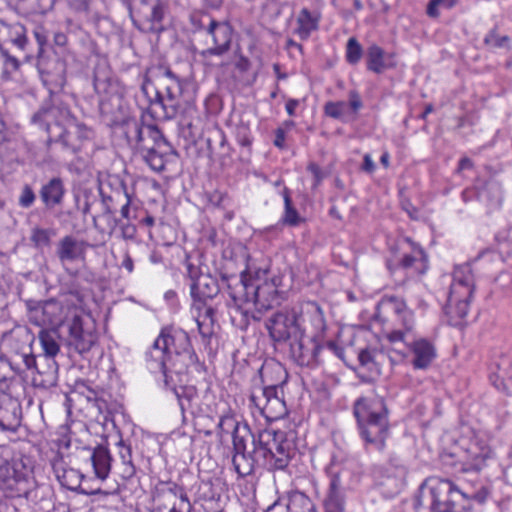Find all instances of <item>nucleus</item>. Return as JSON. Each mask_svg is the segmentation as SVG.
Listing matches in <instances>:
<instances>
[{
	"label": "nucleus",
	"instance_id": "f257e3e1",
	"mask_svg": "<svg viewBox=\"0 0 512 512\" xmlns=\"http://www.w3.org/2000/svg\"><path fill=\"white\" fill-rule=\"evenodd\" d=\"M294 454L291 443L281 431L265 429L252 435L245 451L233 455L232 462L240 477L251 475L257 468L284 470Z\"/></svg>",
	"mask_w": 512,
	"mask_h": 512
},
{
	"label": "nucleus",
	"instance_id": "f03ea898",
	"mask_svg": "<svg viewBox=\"0 0 512 512\" xmlns=\"http://www.w3.org/2000/svg\"><path fill=\"white\" fill-rule=\"evenodd\" d=\"M489 493L484 485L470 492L449 479L430 477L419 487L414 509L415 512H471V502L483 504Z\"/></svg>",
	"mask_w": 512,
	"mask_h": 512
},
{
	"label": "nucleus",
	"instance_id": "7ed1b4c3",
	"mask_svg": "<svg viewBox=\"0 0 512 512\" xmlns=\"http://www.w3.org/2000/svg\"><path fill=\"white\" fill-rule=\"evenodd\" d=\"M128 145L139 153L145 163L156 172H162L167 162L178 156L176 149L154 124L130 119L123 123Z\"/></svg>",
	"mask_w": 512,
	"mask_h": 512
},
{
	"label": "nucleus",
	"instance_id": "20e7f679",
	"mask_svg": "<svg viewBox=\"0 0 512 512\" xmlns=\"http://www.w3.org/2000/svg\"><path fill=\"white\" fill-rule=\"evenodd\" d=\"M499 257L496 252L487 250L480 253L472 262L459 265L455 268L447 304L444 307V312L448 317L450 325H461L468 313L475 289L472 265H477L484 261H495L498 260Z\"/></svg>",
	"mask_w": 512,
	"mask_h": 512
},
{
	"label": "nucleus",
	"instance_id": "39448f33",
	"mask_svg": "<svg viewBox=\"0 0 512 512\" xmlns=\"http://www.w3.org/2000/svg\"><path fill=\"white\" fill-rule=\"evenodd\" d=\"M353 414L365 448L383 451L389 436L388 408L382 398L360 397L353 404Z\"/></svg>",
	"mask_w": 512,
	"mask_h": 512
},
{
	"label": "nucleus",
	"instance_id": "423d86ee",
	"mask_svg": "<svg viewBox=\"0 0 512 512\" xmlns=\"http://www.w3.org/2000/svg\"><path fill=\"white\" fill-rule=\"evenodd\" d=\"M161 73V91L155 92L154 105L161 110L160 118L172 120L180 118V124L191 129L197 114L196 107L191 102H185L183 107V83L180 78L168 67L159 66Z\"/></svg>",
	"mask_w": 512,
	"mask_h": 512
},
{
	"label": "nucleus",
	"instance_id": "0eeeda50",
	"mask_svg": "<svg viewBox=\"0 0 512 512\" xmlns=\"http://www.w3.org/2000/svg\"><path fill=\"white\" fill-rule=\"evenodd\" d=\"M269 272L267 264L257 266L252 259H248L245 270L239 276L221 274V282L227 291L234 306L243 313L245 317L248 315L247 310H243V305H253V285L254 280H262Z\"/></svg>",
	"mask_w": 512,
	"mask_h": 512
},
{
	"label": "nucleus",
	"instance_id": "6e6552de",
	"mask_svg": "<svg viewBox=\"0 0 512 512\" xmlns=\"http://www.w3.org/2000/svg\"><path fill=\"white\" fill-rule=\"evenodd\" d=\"M32 337L28 329L12 331L4 340L7 348L0 355V361L6 363L16 374L25 373L27 370L36 369L39 374H45L38 367L31 348Z\"/></svg>",
	"mask_w": 512,
	"mask_h": 512
},
{
	"label": "nucleus",
	"instance_id": "1a4fd4ad",
	"mask_svg": "<svg viewBox=\"0 0 512 512\" xmlns=\"http://www.w3.org/2000/svg\"><path fill=\"white\" fill-rule=\"evenodd\" d=\"M184 278L189 281L190 296L197 309L205 307L208 300L214 299L224 289L217 278L210 273H204L200 260L195 261L191 256L186 255L184 260Z\"/></svg>",
	"mask_w": 512,
	"mask_h": 512
},
{
	"label": "nucleus",
	"instance_id": "9d476101",
	"mask_svg": "<svg viewBox=\"0 0 512 512\" xmlns=\"http://www.w3.org/2000/svg\"><path fill=\"white\" fill-rule=\"evenodd\" d=\"M303 323V307L295 305L272 314L266 320L265 327L273 342L289 343L291 340L300 337L305 331Z\"/></svg>",
	"mask_w": 512,
	"mask_h": 512
},
{
	"label": "nucleus",
	"instance_id": "9b49d317",
	"mask_svg": "<svg viewBox=\"0 0 512 512\" xmlns=\"http://www.w3.org/2000/svg\"><path fill=\"white\" fill-rule=\"evenodd\" d=\"M268 367L260 369L262 388L254 389L249 397L250 403L259 410L260 414L269 421L283 418L287 414V408L283 399V389L280 384H266L264 379Z\"/></svg>",
	"mask_w": 512,
	"mask_h": 512
},
{
	"label": "nucleus",
	"instance_id": "f8f14e48",
	"mask_svg": "<svg viewBox=\"0 0 512 512\" xmlns=\"http://www.w3.org/2000/svg\"><path fill=\"white\" fill-rule=\"evenodd\" d=\"M325 473L329 478V485L324 499L325 512H345V492L349 488L347 480L350 471L344 465L332 457L325 467Z\"/></svg>",
	"mask_w": 512,
	"mask_h": 512
},
{
	"label": "nucleus",
	"instance_id": "ddd939ff",
	"mask_svg": "<svg viewBox=\"0 0 512 512\" xmlns=\"http://www.w3.org/2000/svg\"><path fill=\"white\" fill-rule=\"evenodd\" d=\"M30 469L23 457L0 462V490L9 497H28Z\"/></svg>",
	"mask_w": 512,
	"mask_h": 512
},
{
	"label": "nucleus",
	"instance_id": "4468645a",
	"mask_svg": "<svg viewBox=\"0 0 512 512\" xmlns=\"http://www.w3.org/2000/svg\"><path fill=\"white\" fill-rule=\"evenodd\" d=\"M165 389L174 393L183 421L186 420V414L189 413L192 417L204 416L211 412L208 400L210 398L209 389L205 391L200 397L198 390L193 385H176L174 380L170 381L169 378L165 380Z\"/></svg>",
	"mask_w": 512,
	"mask_h": 512
},
{
	"label": "nucleus",
	"instance_id": "2eb2a0df",
	"mask_svg": "<svg viewBox=\"0 0 512 512\" xmlns=\"http://www.w3.org/2000/svg\"><path fill=\"white\" fill-rule=\"evenodd\" d=\"M378 308H384L393 313L395 321L401 326L387 334L391 343L406 342L415 326L414 313L409 309L403 299L396 296H386L378 304Z\"/></svg>",
	"mask_w": 512,
	"mask_h": 512
},
{
	"label": "nucleus",
	"instance_id": "dca6fc26",
	"mask_svg": "<svg viewBox=\"0 0 512 512\" xmlns=\"http://www.w3.org/2000/svg\"><path fill=\"white\" fill-rule=\"evenodd\" d=\"M67 327V345L78 354L85 355L97 344L98 334L90 320L76 315L68 322Z\"/></svg>",
	"mask_w": 512,
	"mask_h": 512
},
{
	"label": "nucleus",
	"instance_id": "f3484780",
	"mask_svg": "<svg viewBox=\"0 0 512 512\" xmlns=\"http://www.w3.org/2000/svg\"><path fill=\"white\" fill-rule=\"evenodd\" d=\"M232 26L226 21H211L205 36V48L199 51L202 58L222 56L229 51L232 42Z\"/></svg>",
	"mask_w": 512,
	"mask_h": 512
},
{
	"label": "nucleus",
	"instance_id": "a211bd4d",
	"mask_svg": "<svg viewBox=\"0 0 512 512\" xmlns=\"http://www.w3.org/2000/svg\"><path fill=\"white\" fill-rule=\"evenodd\" d=\"M54 128L60 130L58 136H50L47 140V144L50 145L52 142L61 143L63 149L73 154L79 152L82 148L83 143L89 140L92 135V131L83 123L76 121V119H69L64 127L56 124Z\"/></svg>",
	"mask_w": 512,
	"mask_h": 512
},
{
	"label": "nucleus",
	"instance_id": "6ab92c4d",
	"mask_svg": "<svg viewBox=\"0 0 512 512\" xmlns=\"http://www.w3.org/2000/svg\"><path fill=\"white\" fill-rule=\"evenodd\" d=\"M289 354L293 361L302 367H314L320 363V354L323 346L316 336H307L305 331L300 337L289 343Z\"/></svg>",
	"mask_w": 512,
	"mask_h": 512
},
{
	"label": "nucleus",
	"instance_id": "aec40b11",
	"mask_svg": "<svg viewBox=\"0 0 512 512\" xmlns=\"http://www.w3.org/2000/svg\"><path fill=\"white\" fill-rule=\"evenodd\" d=\"M269 274L270 271L262 280H254L253 306L259 313L280 304L282 300L281 292L278 289L282 279L275 275L269 277Z\"/></svg>",
	"mask_w": 512,
	"mask_h": 512
},
{
	"label": "nucleus",
	"instance_id": "412c9836",
	"mask_svg": "<svg viewBox=\"0 0 512 512\" xmlns=\"http://www.w3.org/2000/svg\"><path fill=\"white\" fill-rule=\"evenodd\" d=\"M98 194L101 197L102 214L111 220L115 217L116 206L123 203L128 191L119 177H109L106 181L99 182Z\"/></svg>",
	"mask_w": 512,
	"mask_h": 512
},
{
	"label": "nucleus",
	"instance_id": "4be33fe9",
	"mask_svg": "<svg viewBox=\"0 0 512 512\" xmlns=\"http://www.w3.org/2000/svg\"><path fill=\"white\" fill-rule=\"evenodd\" d=\"M491 454L490 447L483 441H471L458 462L454 464L456 471L478 474L486 466Z\"/></svg>",
	"mask_w": 512,
	"mask_h": 512
},
{
	"label": "nucleus",
	"instance_id": "5701e85b",
	"mask_svg": "<svg viewBox=\"0 0 512 512\" xmlns=\"http://www.w3.org/2000/svg\"><path fill=\"white\" fill-rule=\"evenodd\" d=\"M22 419L23 411L19 399L0 390V432H17Z\"/></svg>",
	"mask_w": 512,
	"mask_h": 512
},
{
	"label": "nucleus",
	"instance_id": "b1692460",
	"mask_svg": "<svg viewBox=\"0 0 512 512\" xmlns=\"http://www.w3.org/2000/svg\"><path fill=\"white\" fill-rule=\"evenodd\" d=\"M232 434L233 455H240L245 451L253 435L247 425L240 427L239 422L232 415H223L217 424V435L222 440L224 435Z\"/></svg>",
	"mask_w": 512,
	"mask_h": 512
},
{
	"label": "nucleus",
	"instance_id": "393cba45",
	"mask_svg": "<svg viewBox=\"0 0 512 512\" xmlns=\"http://www.w3.org/2000/svg\"><path fill=\"white\" fill-rule=\"evenodd\" d=\"M37 64L41 81L51 92L61 89L65 83V63L59 58L45 60L40 57Z\"/></svg>",
	"mask_w": 512,
	"mask_h": 512
},
{
	"label": "nucleus",
	"instance_id": "a878e982",
	"mask_svg": "<svg viewBox=\"0 0 512 512\" xmlns=\"http://www.w3.org/2000/svg\"><path fill=\"white\" fill-rule=\"evenodd\" d=\"M158 338L170 355L194 350L189 334L182 328L172 325L163 327Z\"/></svg>",
	"mask_w": 512,
	"mask_h": 512
},
{
	"label": "nucleus",
	"instance_id": "bb28decb",
	"mask_svg": "<svg viewBox=\"0 0 512 512\" xmlns=\"http://www.w3.org/2000/svg\"><path fill=\"white\" fill-rule=\"evenodd\" d=\"M163 343L157 337L145 354L146 368L153 374H161L163 376V382L165 383L166 378L170 381L173 380L172 375L169 374V358L170 354L167 349H164Z\"/></svg>",
	"mask_w": 512,
	"mask_h": 512
},
{
	"label": "nucleus",
	"instance_id": "cd10ccee",
	"mask_svg": "<svg viewBox=\"0 0 512 512\" xmlns=\"http://www.w3.org/2000/svg\"><path fill=\"white\" fill-rule=\"evenodd\" d=\"M53 471L59 483L69 490L77 491L86 495L103 493L100 489L95 491H88L85 489L82 486V479L84 478V475L76 469L66 468L61 459L53 462ZM104 493L108 494L107 492Z\"/></svg>",
	"mask_w": 512,
	"mask_h": 512
},
{
	"label": "nucleus",
	"instance_id": "c85d7f7f",
	"mask_svg": "<svg viewBox=\"0 0 512 512\" xmlns=\"http://www.w3.org/2000/svg\"><path fill=\"white\" fill-rule=\"evenodd\" d=\"M387 268L391 274L403 269L409 271L411 275H423L428 269V258L421 247H416L411 254L403 255L397 264L393 265L388 261Z\"/></svg>",
	"mask_w": 512,
	"mask_h": 512
},
{
	"label": "nucleus",
	"instance_id": "c756f323",
	"mask_svg": "<svg viewBox=\"0 0 512 512\" xmlns=\"http://www.w3.org/2000/svg\"><path fill=\"white\" fill-rule=\"evenodd\" d=\"M90 246L85 240L66 235L58 242L56 255L62 263L84 260L87 248Z\"/></svg>",
	"mask_w": 512,
	"mask_h": 512
},
{
	"label": "nucleus",
	"instance_id": "7c9ffc66",
	"mask_svg": "<svg viewBox=\"0 0 512 512\" xmlns=\"http://www.w3.org/2000/svg\"><path fill=\"white\" fill-rule=\"evenodd\" d=\"M408 350L413 354L412 365L415 369H426L436 356L435 348L425 338L405 342Z\"/></svg>",
	"mask_w": 512,
	"mask_h": 512
},
{
	"label": "nucleus",
	"instance_id": "2f4dec72",
	"mask_svg": "<svg viewBox=\"0 0 512 512\" xmlns=\"http://www.w3.org/2000/svg\"><path fill=\"white\" fill-rule=\"evenodd\" d=\"M28 39L26 28L19 22L9 23L0 19V50L4 44L11 43L19 50H25Z\"/></svg>",
	"mask_w": 512,
	"mask_h": 512
},
{
	"label": "nucleus",
	"instance_id": "473e14b6",
	"mask_svg": "<svg viewBox=\"0 0 512 512\" xmlns=\"http://www.w3.org/2000/svg\"><path fill=\"white\" fill-rule=\"evenodd\" d=\"M168 369L169 374L173 376L188 373L190 369L201 372L204 365L199 361L195 351L191 350L170 355Z\"/></svg>",
	"mask_w": 512,
	"mask_h": 512
},
{
	"label": "nucleus",
	"instance_id": "72a5a7b5",
	"mask_svg": "<svg viewBox=\"0 0 512 512\" xmlns=\"http://www.w3.org/2000/svg\"><path fill=\"white\" fill-rule=\"evenodd\" d=\"M66 194L65 184L62 178L52 177L41 186L40 199L47 209H53L63 203Z\"/></svg>",
	"mask_w": 512,
	"mask_h": 512
},
{
	"label": "nucleus",
	"instance_id": "f704fd0d",
	"mask_svg": "<svg viewBox=\"0 0 512 512\" xmlns=\"http://www.w3.org/2000/svg\"><path fill=\"white\" fill-rule=\"evenodd\" d=\"M385 480L384 485L392 484V493L399 491L404 483L408 469L403 460L396 454H390L389 459L385 466Z\"/></svg>",
	"mask_w": 512,
	"mask_h": 512
},
{
	"label": "nucleus",
	"instance_id": "c9c22d12",
	"mask_svg": "<svg viewBox=\"0 0 512 512\" xmlns=\"http://www.w3.org/2000/svg\"><path fill=\"white\" fill-rule=\"evenodd\" d=\"M169 11L168 0H155L149 7V13L145 15L147 30L152 33L164 31L163 21Z\"/></svg>",
	"mask_w": 512,
	"mask_h": 512
},
{
	"label": "nucleus",
	"instance_id": "e433bc0d",
	"mask_svg": "<svg viewBox=\"0 0 512 512\" xmlns=\"http://www.w3.org/2000/svg\"><path fill=\"white\" fill-rule=\"evenodd\" d=\"M90 461L95 476L100 480H105L111 470L112 457L107 447L98 445L92 449Z\"/></svg>",
	"mask_w": 512,
	"mask_h": 512
},
{
	"label": "nucleus",
	"instance_id": "4c0bfd02",
	"mask_svg": "<svg viewBox=\"0 0 512 512\" xmlns=\"http://www.w3.org/2000/svg\"><path fill=\"white\" fill-rule=\"evenodd\" d=\"M320 20L319 12H311L307 8L301 9L296 19L295 33L301 40H307L313 31L318 30Z\"/></svg>",
	"mask_w": 512,
	"mask_h": 512
},
{
	"label": "nucleus",
	"instance_id": "58836bf2",
	"mask_svg": "<svg viewBox=\"0 0 512 512\" xmlns=\"http://www.w3.org/2000/svg\"><path fill=\"white\" fill-rule=\"evenodd\" d=\"M38 337L45 353L43 359L48 362V367L50 369L49 374L54 379V374L57 370V365L56 362L53 360V357L56 356L59 352V345L56 341V336L51 331L41 330L39 332Z\"/></svg>",
	"mask_w": 512,
	"mask_h": 512
},
{
	"label": "nucleus",
	"instance_id": "ea45409f",
	"mask_svg": "<svg viewBox=\"0 0 512 512\" xmlns=\"http://www.w3.org/2000/svg\"><path fill=\"white\" fill-rule=\"evenodd\" d=\"M478 197L486 205L488 212L497 210L503 202L502 187L495 181H489L479 191Z\"/></svg>",
	"mask_w": 512,
	"mask_h": 512
},
{
	"label": "nucleus",
	"instance_id": "a19ab883",
	"mask_svg": "<svg viewBox=\"0 0 512 512\" xmlns=\"http://www.w3.org/2000/svg\"><path fill=\"white\" fill-rule=\"evenodd\" d=\"M385 51L378 45L373 44L367 49L366 63L367 69L376 74L383 73L393 65L385 61Z\"/></svg>",
	"mask_w": 512,
	"mask_h": 512
},
{
	"label": "nucleus",
	"instance_id": "79ce46f5",
	"mask_svg": "<svg viewBox=\"0 0 512 512\" xmlns=\"http://www.w3.org/2000/svg\"><path fill=\"white\" fill-rule=\"evenodd\" d=\"M281 195L284 200V212L281 218L282 223L291 227H296L304 223L305 218L298 213L293 205L289 188L284 186Z\"/></svg>",
	"mask_w": 512,
	"mask_h": 512
},
{
	"label": "nucleus",
	"instance_id": "37998d69",
	"mask_svg": "<svg viewBox=\"0 0 512 512\" xmlns=\"http://www.w3.org/2000/svg\"><path fill=\"white\" fill-rule=\"evenodd\" d=\"M300 306L303 307V315L307 314L310 317V321L316 330L314 336L316 338L322 336L326 330V320L320 305L317 302L309 301Z\"/></svg>",
	"mask_w": 512,
	"mask_h": 512
},
{
	"label": "nucleus",
	"instance_id": "c03bdc74",
	"mask_svg": "<svg viewBox=\"0 0 512 512\" xmlns=\"http://www.w3.org/2000/svg\"><path fill=\"white\" fill-rule=\"evenodd\" d=\"M285 504L289 512H316L313 501L303 492L295 490L287 494Z\"/></svg>",
	"mask_w": 512,
	"mask_h": 512
},
{
	"label": "nucleus",
	"instance_id": "a18cd8bd",
	"mask_svg": "<svg viewBox=\"0 0 512 512\" xmlns=\"http://www.w3.org/2000/svg\"><path fill=\"white\" fill-rule=\"evenodd\" d=\"M150 69H147L146 72L141 76L140 89L142 95L146 98L148 104V112L150 115L155 118L162 120L160 118L161 110L158 106L154 105L155 92L159 91L156 89L149 77Z\"/></svg>",
	"mask_w": 512,
	"mask_h": 512
},
{
	"label": "nucleus",
	"instance_id": "49530a36",
	"mask_svg": "<svg viewBox=\"0 0 512 512\" xmlns=\"http://www.w3.org/2000/svg\"><path fill=\"white\" fill-rule=\"evenodd\" d=\"M385 358H388L391 363H394L392 357L386 355L383 351L370 350V349H362L359 352L358 360L361 366L369 367L371 365L375 368L382 365L384 363Z\"/></svg>",
	"mask_w": 512,
	"mask_h": 512
},
{
	"label": "nucleus",
	"instance_id": "de8ad7c7",
	"mask_svg": "<svg viewBox=\"0 0 512 512\" xmlns=\"http://www.w3.org/2000/svg\"><path fill=\"white\" fill-rule=\"evenodd\" d=\"M56 232L51 228L34 227L31 230L30 241L37 249H43L49 247L51 244V238L55 236Z\"/></svg>",
	"mask_w": 512,
	"mask_h": 512
},
{
	"label": "nucleus",
	"instance_id": "09e8293b",
	"mask_svg": "<svg viewBox=\"0 0 512 512\" xmlns=\"http://www.w3.org/2000/svg\"><path fill=\"white\" fill-rule=\"evenodd\" d=\"M108 225L110 227V233H112L117 227H119L120 230V236L124 240H134L136 238L137 234V228L134 224H131L129 222H121L116 217H112L111 220H109Z\"/></svg>",
	"mask_w": 512,
	"mask_h": 512
},
{
	"label": "nucleus",
	"instance_id": "8fccbe9b",
	"mask_svg": "<svg viewBox=\"0 0 512 512\" xmlns=\"http://www.w3.org/2000/svg\"><path fill=\"white\" fill-rule=\"evenodd\" d=\"M214 20L208 13L204 12H194L190 15V23L194 33L206 34L209 24Z\"/></svg>",
	"mask_w": 512,
	"mask_h": 512
},
{
	"label": "nucleus",
	"instance_id": "3c124183",
	"mask_svg": "<svg viewBox=\"0 0 512 512\" xmlns=\"http://www.w3.org/2000/svg\"><path fill=\"white\" fill-rule=\"evenodd\" d=\"M0 54L3 58V71L1 77L3 80H9L11 79V75L19 70L20 62L15 56H12L6 49L0 50Z\"/></svg>",
	"mask_w": 512,
	"mask_h": 512
},
{
	"label": "nucleus",
	"instance_id": "603ef678",
	"mask_svg": "<svg viewBox=\"0 0 512 512\" xmlns=\"http://www.w3.org/2000/svg\"><path fill=\"white\" fill-rule=\"evenodd\" d=\"M78 208L84 216L90 214L92 205L97 200V194L91 189H83L81 196H75Z\"/></svg>",
	"mask_w": 512,
	"mask_h": 512
},
{
	"label": "nucleus",
	"instance_id": "864d4df0",
	"mask_svg": "<svg viewBox=\"0 0 512 512\" xmlns=\"http://www.w3.org/2000/svg\"><path fill=\"white\" fill-rule=\"evenodd\" d=\"M363 49L358 40L354 37L348 39L346 44V60L349 64H357L362 57Z\"/></svg>",
	"mask_w": 512,
	"mask_h": 512
},
{
	"label": "nucleus",
	"instance_id": "5fc2aeb1",
	"mask_svg": "<svg viewBox=\"0 0 512 512\" xmlns=\"http://www.w3.org/2000/svg\"><path fill=\"white\" fill-rule=\"evenodd\" d=\"M347 109V103L344 101H329L324 106L326 116L333 119H342Z\"/></svg>",
	"mask_w": 512,
	"mask_h": 512
},
{
	"label": "nucleus",
	"instance_id": "6e6d98bb",
	"mask_svg": "<svg viewBox=\"0 0 512 512\" xmlns=\"http://www.w3.org/2000/svg\"><path fill=\"white\" fill-rule=\"evenodd\" d=\"M100 109L101 111H128V106L122 96L114 94L101 102Z\"/></svg>",
	"mask_w": 512,
	"mask_h": 512
},
{
	"label": "nucleus",
	"instance_id": "4d7b16f0",
	"mask_svg": "<svg viewBox=\"0 0 512 512\" xmlns=\"http://www.w3.org/2000/svg\"><path fill=\"white\" fill-rule=\"evenodd\" d=\"M53 111H57L55 108H41L32 116V123L37 124L41 127H44L49 137L52 136V129L48 122V117L52 114Z\"/></svg>",
	"mask_w": 512,
	"mask_h": 512
},
{
	"label": "nucleus",
	"instance_id": "13d9d810",
	"mask_svg": "<svg viewBox=\"0 0 512 512\" xmlns=\"http://www.w3.org/2000/svg\"><path fill=\"white\" fill-rule=\"evenodd\" d=\"M509 37L508 36H500L497 33V29L493 28L488 32V34L484 38V43L487 45H491L495 48H504L509 46Z\"/></svg>",
	"mask_w": 512,
	"mask_h": 512
},
{
	"label": "nucleus",
	"instance_id": "bf43d9fd",
	"mask_svg": "<svg viewBox=\"0 0 512 512\" xmlns=\"http://www.w3.org/2000/svg\"><path fill=\"white\" fill-rule=\"evenodd\" d=\"M236 139L242 147L248 148V150H250L253 138L251 136V131L248 125L241 124L236 127Z\"/></svg>",
	"mask_w": 512,
	"mask_h": 512
},
{
	"label": "nucleus",
	"instance_id": "052dcab7",
	"mask_svg": "<svg viewBox=\"0 0 512 512\" xmlns=\"http://www.w3.org/2000/svg\"><path fill=\"white\" fill-rule=\"evenodd\" d=\"M36 200V195L30 185L25 184L18 198V204L22 208H30Z\"/></svg>",
	"mask_w": 512,
	"mask_h": 512
},
{
	"label": "nucleus",
	"instance_id": "680f3d73",
	"mask_svg": "<svg viewBox=\"0 0 512 512\" xmlns=\"http://www.w3.org/2000/svg\"><path fill=\"white\" fill-rule=\"evenodd\" d=\"M196 322H197L198 332H199L200 336L202 337L203 341L206 343H209V341L214 333V330H213L214 323H212V322L205 323L204 320H200V316L196 319Z\"/></svg>",
	"mask_w": 512,
	"mask_h": 512
},
{
	"label": "nucleus",
	"instance_id": "e2e57ef3",
	"mask_svg": "<svg viewBox=\"0 0 512 512\" xmlns=\"http://www.w3.org/2000/svg\"><path fill=\"white\" fill-rule=\"evenodd\" d=\"M400 206L402 210H404L411 220H419L420 219V210L412 204V202L408 198H402L400 201Z\"/></svg>",
	"mask_w": 512,
	"mask_h": 512
},
{
	"label": "nucleus",
	"instance_id": "0e129e2a",
	"mask_svg": "<svg viewBox=\"0 0 512 512\" xmlns=\"http://www.w3.org/2000/svg\"><path fill=\"white\" fill-rule=\"evenodd\" d=\"M119 457H120V464H132V450L131 447L128 445H125L122 441L119 442Z\"/></svg>",
	"mask_w": 512,
	"mask_h": 512
},
{
	"label": "nucleus",
	"instance_id": "69168bd1",
	"mask_svg": "<svg viewBox=\"0 0 512 512\" xmlns=\"http://www.w3.org/2000/svg\"><path fill=\"white\" fill-rule=\"evenodd\" d=\"M307 169L313 175V178H314L313 188H316L322 182V180L324 178V173L321 170V168L319 167V165H317L314 162L310 163L308 165Z\"/></svg>",
	"mask_w": 512,
	"mask_h": 512
},
{
	"label": "nucleus",
	"instance_id": "338daca9",
	"mask_svg": "<svg viewBox=\"0 0 512 512\" xmlns=\"http://www.w3.org/2000/svg\"><path fill=\"white\" fill-rule=\"evenodd\" d=\"M348 106L354 113H357L358 110L362 108L363 103L359 93L356 90H351L349 92V103L347 104V107Z\"/></svg>",
	"mask_w": 512,
	"mask_h": 512
},
{
	"label": "nucleus",
	"instance_id": "774afa93",
	"mask_svg": "<svg viewBox=\"0 0 512 512\" xmlns=\"http://www.w3.org/2000/svg\"><path fill=\"white\" fill-rule=\"evenodd\" d=\"M322 346H323V350L326 349L327 351L331 352L339 359L344 358V353H345L344 348L342 346H340L339 344H337L336 342L327 341V343Z\"/></svg>",
	"mask_w": 512,
	"mask_h": 512
}]
</instances>
